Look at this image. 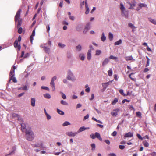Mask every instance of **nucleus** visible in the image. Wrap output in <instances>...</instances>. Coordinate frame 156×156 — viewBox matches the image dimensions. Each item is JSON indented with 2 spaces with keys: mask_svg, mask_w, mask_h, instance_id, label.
<instances>
[{
  "mask_svg": "<svg viewBox=\"0 0 156 156\" xmlns=\"http://www.w3.org/2000/svg\"><path fill=\"white\" fill-rule=\"evenodd\" d=\"M79 57L81 60L84 61L85 59V56L84 54L80 53L79 54Z\"/></svg>",
  "mask_w": 156,
  "mask_h": 156,
  "instance_id": "25",
  "label": "nucleus"
},
{
  "mask_svg": "<svg viewBox=\"0 0 156 156\" xmlns=\"http://www.w3.org/2000/svg\"><path fill=\"white\" fill-rule=\"evenodd\" d=\"M27 69L22 74V76H24L25 78H27L30 74V72H27Z\"/></svg>",
  "mask_w": 156,
  "mask_h": 156,
  "instance_id": "18",
  "label": "nucleus"
},
{
  "mask_svg": "<svg viewBox=\"0 0 156 156\" xmlns=\"http://www.w3.org/2000/svg\"><path fill=\"white\" fill-rule=\"evenodd\" d=\"M83 28V25H79L76 27V30L77 31H80L82 30Z\"/></svg>",
  "mask_w": 156,
  "mask_h": 156,
  "instance_id": "26",
  "label": "nucleus"
},
{
  "mask_svg": "<svg viewBox=\"0 0 156 156\" xmlns=\"http://www.w3.org/2000/svg\"><path fill=\"white\" fill-rule=\"evenodd\" d=\"M63 83L65 84H67L68 83V81L66 79H64L63 80Z\"/></svg>",
  "mask_w": 156,
  "mask_h": 156,
  "instance_id": "62",
  "label": "nucleus"
},
{
  "mask_svg": "<svg viewBox=\"0 0 156 156\" xmlns=\"http://www.w3.org/2000/svg\"><path fill=\"white\" fill-rule=\"evenodd\" d=\"M151 155L152 156H156V152H153L151 154Z\"/></svg>",
  "mask_w": 156,
  "mask_h": 156,
  "instance_id": "64",
  "label": "nucleus"
},
{
  "mask_svg": "<svg viewBox=\"0 0 156 156\" xmlns=\"http://www.w3.org/2000/svg\"><path fill=\"white\" fill-rule=\"evenodd\" d=\"M35 99L34 98H32L31 99V105L33 107H34L35 105Z\"/></svg>",
  "mask_w": 156,
  "mask_h": 156,
  "instance_id": "23",
  "label": "nucleus"
},
{
  "mask_svg": "<svg viewBox=\"0 0 156 156\" xmlns=\"http://www.w3.org/2000/svg\"><path fill=\"white\" fill-rule=\"evenodd\" d=\"M91 147H92V150L93 151L95 150V145L94 144H91Z\"/></svg>",
  "mask_w": 156,
  "mask_h": 156,
  "instance_id": "51",
  "label": "nucleus"
},
{
  "mask_svg": "<svg viewBox=\"0 0 156 156\" xmlns=\"http://www.w3.org/2000/svg\"><path fill=\"white\" fill-rule=\"evenodd\" d=\"M14 76H11L10 78V79L9 80V82L10 83L11 80H12L13 81L14 83H16L17 82V80L15 77H14Z\"/></svg>",
  "mask_w": 156,
  "mask_h": 156,
  "instance_id": "30",
  "label": "nucleus"
},
{
  "mask_svg": "<svg viewBox=\"0 0 156 156\" xmlns=\"http://www.w3.org/2000/svg\"><path fill=\"white\" fill-rule=\"evenodd\" d=\"M23 61V58H20V59H16V62L18 63H21L22 61Z\"/></svg>",
  "mask_w": 156,
  "mask_h": 156,
  "instance_id": "47",
  "label": "nucleus"
},
{
  "mask_svg": "<svg viewBox=\"0 0 156 156\" xmlns=\"http://www.w3.org/2000/svg\"><path fill=\"white\" fill-rule=\"evenodd\" d=\"M128 5H129L130 7L129 9L133 10L134 9L136 5L137 2L135 0H132L131 1H128L127 2Z\"/></svg>",
  "mask_w": 156,
  "mask_h": 156,
  "instance_id": "5",
  "label": "nucleus"
},
{
  "mask_svg": "<svg viewBox=\"0 0 156 156\" xmlns=\"http://www.w3.org/2000/svg\"><path fill=\"white\" fill-rule=\"evenodd\" d=\"M112 82V81H109L108 82L105 83H102V86L105 89L107 88V87H108V85L110 84V83H111Z\"/></svg>",
  "mask_w": 156,
  "mask_h": 156,
  "instance_id": "19",
  "label": "nucleus"
},
{
  "mask_svg": "<svg viewBox=\"0 0 156 156\" xmlns=\"http://www.w3.org/2000/svg\"><path fill=\"white\" fill-rule=\"evenodd\" d=\"M62 94V97L63 99H66V96L65 94L62 92H61Z\"/></svg>",
  "mask_w": 156,
  "mask_h": 156,
  "instance_id": "53",
  "label": "nucleus"
},
{
  "mask_svg": "<svg viewBox=\"0 0 156 156\" xmlns=\"http://www.w3.org/2000/svg\"><path fill=\"white\" fill-rule=\"evenodd\" d=\"M138 7L135 9L137 11H139L140 9L143 7H147V5L145 3H140L138 4Z\"/></svg>",
  "mask_w": 156,
  "mask_h": 156,
  "instance_id": "7",
  "label": "nucleus"
},
{
  "mask_svg": "<svg viewBox=\"0 0 156 156\" xmlns=\"http://www.w3.org/2000/svg\"><path fill=\"white\" fill-rule=\"evenodd\" d=\"M40 47L43 48L44 49L45 51V52L47 53H49L50 51V48H48L45 46H44L43 45H41L40 46Z\"/></svg>",
  "mask_w": 156,
  "mask_h": 156,
  "instance_id": "17",
  "label": "nucleus"
},
{
  "mask_svg": "<svg viewBox=\"0 0 156 156\" xmlns=\"http://www.w3.org/2000/svg\"><path fill=\"white\" fill-rule=\"evenodd\" d=\"M35 29H34L30 37V41L31 44H32L33 41L34 39V37L35 36Z\"/></svg>",
  "mask_w": 156,
  "mask_h": 156,
  "instance_id": "15",
  "label": "nucleus"
},
{
  "mask_svg": "<svg viewBox=\"0 0 156 156\" xmlns=\"http://www.w3.org/2000/svg\"><path fill=\"white\" fill-rule=\"evenodd\" d=\"M101 40L103 42H104L106 40V37L105 36L104 33L103 32L102 33Z\"/></svg>",
  "mask_w": 156,
  "mask_h": 156,
  "instance_id": "31",
  "label": "nucleus"
},
{
  "mask_svg": "<svg viewBox=\"0 0 156 156\" xmlns=\"http://www.w3.org/2000/svg\"><path fill=\"white\" fill-rule=\"evenodd\" d=\"M57 112L59 114L62 115H64V112H63V111L61 110H60L58 108H57Z\"/></svg>",
  "mask_w": 156,
  "mask_h": 156,
  "instance_id": "37",
  "label": "nucleus"
},
{
  "mask_svg": "<svg viewBox=\"0 0 156 156\" xmlns=\"http://www.w3.org/2000/svg\"><path fill=\"white\" fill-rule=\"evenodd\" d=\"M61 103L62 105H67L68 104V103L67 102L62 100L61 101Z\"/></svg>",
  "mask_w": 156,
  "mask_h": 156,
  "instance_id": "41",
  "label": "nucleus"
},
{
  "mask_svg": "<svg viewBox=\"0 0 156 156\" xmlns=\"http://www.w3.org/2000/svg\"><path fill=\"white\" fill-rule=\"evenodd\" d=\"M43 95L45 98L47 99H50L51 97V95L48 93L44 94Z\"/></svg>",
  "mask_w": 156,
  "mask_h": 156,
  "instance_id": "34",
  "label": "nucleus"
},
{
  "mask_svg": "<svg viewBox=\"0 0 156 156\" xmlns=\"http://www.w3.org/2000/svg\"><path fill=\"white\" fill-rule=\"evenodd\" d=\"M85 8L86 9V11L85 12V13L86 14H88L90 12V9L88 7V5L87 3V0L85 1Z\"/></svg>",
  "mask_w": 156,
  "mask_h": 156,
  "instance_id": "14",
  "label": "nucleus"
},
{
  "mask_svg": "<svg viewBox=\"0 0 156 156\" xmlns=\"http://www.w3.org/2000/svg\"><path fill=\"white\" fill-rule=\"evenodd\" d=\"M137 136L140 139L143 140V137L142 138L141 135L139 134H137Z\"/></svg>",
  "mask_w": 156,
  "mask_h": 156,
  "instance_id": "60",
  "label": "nucleus"
},
{
  "mask_svg": "<svg viewBox=\"0 0 156 156\" xmlns=\"http://www.w3.org/2000/svg\"><path fill=\"white\" fill-rule=\"evenodd\" d=\"M137 116L141 118V113L140 112H136Z\"/></svg>",
  "mask_w": 156,
  "mask_h": 156,
  "instance_id": "49",
  "label": "nucleus"
},
{
  "mask_svg": "<svg viewBox=\"0 0 156 156\" xmlns=\"http://www.w3.org/2000/svg\"><path fill=\"white\" fill-rule=\"evenodd\" d=\"M58 45L60 47L62 48H64L66 46V45L64 44L61 43H59L58 44Z\"/></svg>",
  "mask_w": 156,
  "mask_h": 156,
  "instance_id": "44",
  "label": "nucleus"
},
{
  "mask_svg": "<svg viewBox=\"0 0 156 156\" xmlns=\"http://www.w3.org/2000/svg\"><path fill=\"white\" fill-rule=\"evenodd\" d=\"M109 62V60L108 58H105L104 60L103 61L102 66H104L106 65Z\"/></svg>",
  "mask_w": 156,
  "mask_h": 156,
  "instance_id": "11",
  "label": "nucleus"
},
{
  "mask_svg": "<svg viewBox=\"0 0 156 156\" xmlns=\"http://www.w3.org/2000/svg\"><path fill=\"white\" fill-rule=\"evenodd\" d=\"M94 98V94H91V98L89 99L90 100H93Z\"/></svg>",
  "mask_w": 156,
  "mask_h": 156,
  "instance_id": "61",
  "label": "nucleus"
},
{
  "mask_svg": "<svg viewBox=\"0 0 156 156\" xmlns=\"http://www.w3.org/2000/svg\"><path fill=\"white\" fill-rule=\"evenodd\" d=\"M120 9L122 11V13L126 18L128 17V12L126 10L123 4L121 3L120 4Z\"/></svg>",
  "mask_w": 156,
  "mask_h": 156,
  "instance_id": "4",
  "label": "nucleus"
},
{
  "mask_svg": "<svg viewBox=\"0 0 156 156\" xmlns=\"http://www.w3.org/2000/svg\"><path fill=\"white\" fill-rule=\"evenodd\" d=\"M70 124H71L68 121H66L65 122L62 124V125L63 126H66L70 125Z\"/></svg>",
  "mask_w": 156,
  "mask_h": 156,
  "instance_id": "36",
  "label": "nucleus"
},
{
  "mask_svg": "<svg viewBox=\"0 0 156 156\" xmlns=\"http://www.w3.org/2000/svg\"><path fill=\"white\" fill-rule=\"evenodd\" d=\"M109 58L113 60H114L116 61H118V58L112 55H110L109 57Z\"/></svg>",
  "mask_w": 156,
  "mask_h": 156,
  "instance_id": "40",
  "label": "nucleus"
},
{
  "mask_svg": "<svg viewBox=\"0 0 156 156\" xmlns=\"http://www.w3.org/2000/svg\"><path fill=\"white\" fill-rule=\"evenodd\" d=\"M90 137L92 139H94L95 138V135L94 134H91L90 135Z\"/></svg>",
  "mask_w": 156,
  "mask_h": 156,
  "instance_id": "57",
  "label": "nucleus"
},
{
  "mask_svg": "<svg viewBox=\"0 0 156 156\" xmlns=\"http://www.w3.org/2000/svg\"><path fill=\"white\" fill-rule=\"evenodd\" d=\"M85 130V127L84 126H82L80 127L79 130L78 131V133H80L81 132Z\"/></svg>",
  "mask_w": 156,
  "mask_h": 156,
  "instance_id": "33",
  "label": "nucleus"
},
{
  "mask_svg": "<svg viewBox=\"0 0 156 156\" xmlns=\"http://www.w3.org/2000/svg\"><path fill=\"white\" fill-rule=\"evenodd\" d=\"M133 133L129 132L128 133H125L124 135V137L125 138L127 137H131L133 136Z\"/></svg>",
  "mask_w": 156,
  "mask_h": 156,
  "instance_id": "12",
  "label": "nucleus"
},
{
  "mask_svg": "<svg viewBox=\"0 0 156 156\" xmlns=\"http://www.w3.org/2000/svg\"><path fill=\"white\" fill-rule=\"evenodd\" d=\"M95 55L97 56L100 55L101 53V50H98L96 51Z\"/></svg>",
  "mask_w": 156,
  "mask_h": 156,
  "instance_id": "39",
  "label": "nucleus"
},
{
  "mask_svg": "<svg viewBox=\"0 0 156 156\" xmlns=\"http://www.w3.org/2000/svg\"><path fill=\"white\" fill-rule=\"evenodd\" d=\"M87 58L88 60H90L91 58V50L90 49L88 50L87 54Z\"/></svg>",
  "mask_w": 156,
  "mask_h": 156,
  "instance_id": "13",
  "label": "nucleus"
},
{
  "mask_svg": "<svg viewBox=\"0 0 156 156\" xmlns=\"http://www.w3.org/2000/svg\"><path fill=\"white\" fill-rule=\"evenodd\" d=\"M143 144L144 145L145 147H148L149 146V144L146 141H144L143 142Z\"/></svg>",
  "mask_w": 156,
  "mask_h": 156,
  "instance_id": "42",
  "label": "nucleus"
},
{
  "mask_svg": "<svg viewBox=\"0 0 156 156\" xmlns=\"http://www.w3.org/2000/svg\"><path fill=\"white\" fill-rule=\"evenodd\" d=\"M77 96L75 95H73L71 96V98L72 99H77Z\"/></svg>",
  "mask_w": 156,
  "mask_h": 156,
  "instance_id": "56",
  "label": "nucleus"
},
{
  "mask_svg": "<svg viewBox=\"0 0 156 156\" xmlns=\"http://www.w3.org/2000/svg\"><path fill=\"white\" fill-rule=\"evenodd\" d=\"M21 129L23 132H26L27 131L30 129L28 128V124H26L25 123H22L21 124Z\"/></svg>",
  "mask_w": 156,
  "mask_h": 156,
  "instance_id": "8",
  "label": "nucleus"
},
{
  "mask_svg": "<svg viewBox=\"0 0 156 156\" xmlns=\"http://www.w3.org/2000/svg\"><path fill=\"white\" fill-rule=\"evenodd\" d=\"M90 29V23H88L85 27L84 30L83 31L84 34H86Z\"/></svg>",
  "mask_w": 156,
  "mask_h": 156,
  "instance_id": "16",
  "label": "nucleus"
},
{
  "mask_svg": "<svg viewBox=\"0 0 156 156\" xmlns=\"http://www.w3.org/2000/svg\"><path fill=\"white\" fill-rule=\"evenodd\" d=\"M21 11V9H19L16 12L15 16V22H18L17 28H18L21 26L22 24V19L20 18V13Z\"/></svg>",
  "mask_w": 156,
  "mask_h": 156,
  "instance_id": "1",
  "label": "nucleus"
},
{
  "mask_svg": "<svg viewBox=\"0 0 156 156\" xmlns=\"http://www.w3.org/2000/svg\"><path fill=\"white\" fill-rule=\"evenodd\" d=\"M14 46L15 48H18L19 51H20L21 48V47L20 44L18 43V41L17 40L15 41L14 43Z\"/></svg>",
  "mask_w": 156,
  "mask_h": 156,
  "instance_id": "22",
  "label": "nucleus"
},
{
  "mask_svg": "<svg viewBox=\"0 0 156 156\" xmlns=\"http://www.w3.org/2000/svg\"><path fill=\"white\" fill-rule=\"evenodd\" d=\"M118 101V99L115 98L114 100L112 102V104L113 105H115Z\"/></svg>",
  "mask_w": 156,
  "mask_h": 156,
  "instance_id": "45",
  "label": "nucleus"
},
{
  "mask_svg": "<svg viewBox=\"0 0 156 156\" xmlns=\"http://www.w3.org/2000/svg\"><path fill=\"white\" fill-rule=\"evenodd\" d=\"M13 69H11L10 73V76L11 77V76H14L15 75V70L16 69L15 66H14L12 67Z\"/></svg>",
  "mask_w": 156,
  "mask_h": 156,
  "instance_id": "20",
  "label": "nucleus"
},
{
  "mask_svg": "<svg viewBox=\"0 0 156 156\" xmlns=\"http://www.w3.org/2000/svg\"><path fill=\"white\" fill-rule=\"evenodd\" d=\"M12 149H13L12 151L11 152L9 153V155L11 154H12L13 153H14V151H15L16 150L15 147V146L13 147H12Z\"/></svg>",
  "mask_w": 156,
  "mask_h": 156,
  "instance_id": "58",
  "label": "nucleus"
},
{
  "mask_svg": "<svg viewBox=\"0 0 156 156\" xmlns=\"http://www.w3.org/2000/svg\"><path fill=\"white\" fill-rule=\"evenodd\" d=\"M25 133L26 138L28 140L31 141L33 140L34 138V135L31 129L28 130Z\"/></svg>",
  "mask_w": 156,
  "mask_h": 156,
  "instance_id": "3",
  "label": "nucleus"
},
{
  "mask_svg": "<svg viewBox=\"0 0 156 156\" xmlns=\"http://www.w3.org/2000/svg\"><path fill=\"white\" fill-rule=\"evenodd\" d=\"M119 111L118 109H116L113 110L111 112V114L113 116L116 117L118 115V112Z\"/></svg>",
  "mask_w": 156,
  "mask_h": 156,
  "instance_id": "10",
  "label": "nucleus"
},
{
  "mask_svg": "<svg viewBox=\"0 0 156 156\" xmlns=\"http://www.w3.org/2000/svg\"><path fill=\"white\" fill-rule=\"evenodd\" d=\"M117 132L116 131H114L112 133V135L113 136H115L117 134Z\"/></svg>",
  "mask_w": 156,
  "mask_h": 156,
  "instance_id": "59",
  "label": "nucleus"
},
{
  "mask_svg": "<svg viewBox=\"0 0 156 156\" xmlns=\"http://www.w3.org/2000/svg\"><path fill=\"white\" fill-rule=\"evenodd\" d=\"M125 59L127 61L132 60V61H135V59L133 58L132 56H127L125 57Z\"/></svg>",
  "mask_w": 156,
  "mask_h": 156,
  "instance_id": "21",
  "label": "nucleus"
},
{
  "mask_svg": "<svg viewBox=\"0 0 156 156\" xmlns=\"http://www.w3.org/2000/svg\"><path fill=\"white\" fill-rule=\"evenodd\" d=\"M113 35L111 32H109L108 34V38L110 41H112L113 40Z\"/></svg>",
  "mask_w": 156,
  "mask_h": 156,
  "instance_id": "29",
  "label": "nucleus"
},
{
  "mask_svg": "<svg viewBox=\"0 0 156 156\" xmlns=\"http://www.w3.org/2000/svg\"><path fill=\"white\" fill-rule=\"evenodd\" d=\"M108 75L109 76H111L112 75V73H113V72H112V70L111 69H110L108 71Z\"/></svg>",
  "mask_w": 156,
  "mask_h": 156,
  "instance_id": "46",
  "label": "nucleus"
},
{
  "mask_svg": "<svg viewBox=\"0 0 156 156\" xmlns=\"http://www.w3.org/2000/svg\"><path fill=\"white\" fill-rule=\"evenodd\" d=\"M57 79L56 76H53L51 79V82L50 83V85L53 91H54L55 90V83L54 81H55Z\"/></svg>",
  "mask_w": 156,
  "mask_h": 156,
  "instance_id": "6",
  "label": "nucleus"
},
{
  "mask_svg": "<svg viewBox=\"0 0 156 156\" xmlns=\"http://www.w3.org/2000/svg\"><path fill=\"white\" fill-rule=\"evenodd\" d=\"M66 78L73 82H74L76 80V77L70 70H69L67 72Z\"/></svg>",
  "mask_w": 156,
  "mask_h": 156,
  "instance_id": "2",
  "label": "nucleus"
},
{
  "mask_svg": "<svg viewBox=\"0 0 156 156\" xmlns=\"http://www.w3.org/2000/svg\"><path fill=\"white\" fill-rule=\"evenodd\" d=\"M119 148H120V149H122V150L125 147L124 146L122 145H120L119 146Z\"/></svg>",
  "mask_w": 156,
  "mask_h": 156,
  "instance_id": "63",
  "label": "nucleus"
},
{
  "mask_svg": "<svg viewBox=\"0 0 156 156\" xmlns=\"http://www.w3.org/2000/svg\"><path fill=\"white\" fill-rule=\"evenodd\" d=\"M47 117V119L48 120L50 119L51 118V117L48 113L45 115Z\"/></svg>",
  "mask_w": 156,
  "mask_h": 156,
  "instance_id": "50",
  "label": "nucleus"
},
{
  "mask_svg": "<svg viewBox=\"0 0 156 156\" xmlns=\"http://www.w3.org/2000/svg\"><path fill=\"white\" fill-rule=\"evenodd\" d=\"M148 19L149 21L150 22L152 23L153 24L156 25V20L153 19L151 17L149 18Z\"/></svg>",
  "mask_w": 156,
  "mask_h": 156,
  "instance_id": "27",
  "label": "nucleus"
},
{
  "mask_svg": "<svg viewBox=\"0 0 156 156\" xmlns=\"http://www.w3.org/2000/svg\"><path fill=\"white\" fill-rule=\"evenodd\" d=\"M95 138L96 137L97 138L101 141L102 140V139L101 137L100 134L99 133H98V132H96L95 133Z\"/></svg>",
  "mask_w": 156,
  "mask_h": 156,
  "instance_id": "28",
  "label": "nucleus"
},
{
  "mask_svg": "<svg viewBox=\"0 0 156 156\" xmlns=\"http://www.w3.org/2000/svg\"><path fill=\"white\" fill-rule=\"evenodd\" d=\"M78 133L77 132H73L72 131L67 132L66 133V135L70 136H74Z\"/></svg>",
  "mask_w": 156,
  "mask_h": 156,
  "instance_id": "9",
  "label": "nucleus"
},
{
  "mask_svg": "<svg viewBox=\"0 0 156 156\" xmlns=\"http://www.w3.org/2000/svg\"><path fill=\"white\" fill-rule=\"evenodd\" d=\"M119 92L120 94H121L122 95L124 96H126L125 94L124 93L123 90L122 89H120L119 90Z\"/></svg>",
  "mask_w": 156,
  "mask_h": 156,
  "instance_id": "54",
  "label": "nucleus"
},
{
  "mask_svg": "<svg viewBox=\"0 0 156 156\" xmlns=\"http://www.w3.org/2000/svg\"><path fill=\"white\" fill-rule=\"evenodd\" d=\"M19 89H22L23 90H28V89L27 86L25 85L23 86V87L20 88Z\"/></svg>",
  "mask_w": 156,
  "mask_h": 156,
  "instance_id": "48",
  "label": "nucleus"
},
{
  "mask_svg": "<svg viewBox=\"0 0 156 156\" xmlns=\"http://www.w3.org/2000/svg\"><path fill=\"white\" fill-rule=\"evenodd\" d=\"M88 84H87L85 86V88L86 89H85V91L87 92H89L90 91V88L88 87Z\"/></svg>",
  "mask_w": 156,
  "mask_h": 156,
  "instance_id": "43",
  "label": "nucleus"
},
{
  "mask_svg": "<svg viewBox=\"0 0 156 156\" xmlns=\"http://www.w3.org/2000/svg\"><path fill=\"white\" fill-rule=\"evenodd\" d=\"M122 43V41L121 39L119 40L118 41L115 42L114 44L115 45H119L121 44Z\"/></svg>",
  "mask_w": 156,
  "mask_h": 156,
  "instance_id": "35",
  "label": "nucleus"
},
{
  "mask_svg": "<svg viewBox=\"0 0 156 156\" xmlns=\"http://www.w3.org/2000/svg\"><path fill=\"white\" fill-rule=\"evenodd\" d=\"M82 48V46L80 44H79L76 46V50L78 51H81Z\"/></svg>",
  "mask_w": 156,
  "mask_h": 156,
  "instance_id": "38",
  "label": "nucleus"
},
{
  "mask_svg": "<svg viewBox=\"0 0 156 156\" xmlns=\"http://www.w3.org/2000/svg\"><path fill=\"white\" fill-rule=\"evenodd\" d=\"M128 26L132 29L133 31L136 28V27L131 23H129L128 24Z\"/></svg>",
  "mask_w": 156,
  "mask_h": 156,
  "instance_id": "32",
  "label": "nucleus"
},
{
  "mask_svg": "<svg viewBox=\"0 0 156 156\" xmlns=\"http://www.w3.org/2000/svg\"><path fill=\"white\" fill-rule=\"evenodd\" d=\"M29 54L28 53H26L24 55V51H22L20 57L21 58L23 57L24 58H25L29 57Z\"/></svg>",
  "mask_w": 156,
  "mask_h": 156,
  "instance_id": "24",
  "label": "nucleus"
},
{
  "mask_svg": "<svg viewBox=\"0 0 156 156\" xmlns=\"http://www.w3.org/2000/svg\"><path fill=\"white\" fill-rule=\"evenodd\" d=\"M41 88L43 89L46 90L48 91H49V88L47 87H45V86H42L41 87Z\"/></svg>",
  "mask_w": 156,
  "mask_h": 156,
  "instance_id": "52",
  "label": "nucleus"
},
{
  "mask_svg": "<svg viewBox=\"0 0 156 156\" xmlns=\"http://www.w3.org/2000/svg\"><path fill=\"white\" fill-rule=\"evenodd\" d=\"M23 29L22 27H20L18 30V32L19 34H21L22 32Z\"/></svg>",
  "mask_w": 156,
  "mask_h": 156,
  "instance_id": "55",
  "label": "nucleus"
}]
</instances>
